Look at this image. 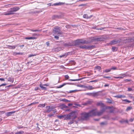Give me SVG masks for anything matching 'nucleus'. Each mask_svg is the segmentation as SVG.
<instances>
[{"label": "nucleus", "mask_w": 134, "mask_h": 134, "mask_svg": "<svg viewBox=\"0 0 134 134\" xmlns=\"http://www.w3.org/2000/svg\"><path fill=\"white\" fill-rule=\"evenodd\" d=\"M86 5L85 4H82L79 5V6H85Z\"/></svg>", "instance_id": "obj_59"}, {"label": "nucleus", "mask_w": 134, "mask_h": 134, "mask_svg": "<svg viewBox=\"0 0 134 134\" xmlns=\"http://www.w3.org/2000/svg\"><path fill=\"white\" fill-rule=\"evenodd\" d=\"M114 78L115 79H118V78H121L123 77H122L121 76H118V77H115L114 76Z\"/></svg>", "instance_id": "obj_47"}, {"label": "nucleus", "mask_w": 134, "mask_h": 134, "mask_svg": "<svg viewBox=\"0 0 134 134\" xmlns=\"http://www.w3.org/2000/svg\"><path fill=\"white\" fill-rule=\"evenodd\" d=\"M97 106H100L101 107H104V105L103 103L101 102H97Z\"/></svg>", "instance_id": "obj_19"}, {"label": "nucleus", "mask_w": 134, "mask_h": 134, "mask_svg": "<svg viewBox=\"0 0 134 134\" xmlns=\"http://www.w3.org/2000/svg\"><path fill=\"white\" fill-rule=\"evenodd\" d=\"M8 81L10 82H14V79L12 78L11 77H9L8 79Z\"/></svg>", "instance_id": "obj_28"}, {"label": "nucleus", "mask_w": 134, "mask_h": 134, "mask_svg": "<svg viewBox=\"0 0 134 134\" xmlns=\"http://www.w3.org/2000/svg\"><path fill=\"white\" fill-rule=\"evenodd\" d=\"M75 91H74V90H72V91H69V92H68V93H71L73 92H74Z\"/></svg>", "instance_id": "obj_54"}, {"label": "nucleus", "mask_w": 134, "mask_h": 134, "mask_svg": "<svg viewBox=\"0 0 134 134\" xmlns=\"http://www.w3.org/2000/svg\"><path fill=\"white\" fill-rule=\"evenodd\" d=\"M112 50L113 52L116 51L117 50V48L115 47H112Z\"/></svg>", "instance_id": "obj_36"}, {"label": "nucleus", "mask_w": 134, "mask_h": 134, "mask_svg": "<svg viewBox=\"0 0 134 134\" xmlns=\"http://www.w3.org/2000/svg\"><path fill=\"white\" fill-rule=\"evenodd\" d=\"M64 110L65 111H68L69 110V109H65Z\"/></svg>", "instance_id": "obj_63"}, {"label": "nucleus", "mask_w": 134, "mask_h": 134, "mask_svg": "<svg viewBox=\"0 0 134 134\" xmlns=\"http://www.w3.org/2000/svg\"><path fill=\"white\" fill-rule=\"evenodd\" d=\"M64 46H65L69 47L73 46V44L72 42H69L68 43L64 44Z\"/></svg>", "instance_id": "obj_14"}, {"label": "nucleus", "mask_w": 134, "mask_h": 134, "mask_svg": "<svg viewBox=\"0 0 134 134\" xmlns=\"http://www.w3.org/2000/svg\"><path fill=\"white\" fill-rule=\"evenodd\" d=\"M89 117L97 115L96 111L94 109H93L88 113Z\"/></svg>", "instance_id": "obj_6"}, {"label": "nucleus", "mask_w": 134, "mask_h": 134, "mask_svg": "<svg viewBox=\"0 0 134 134\" xmlns=\"http://www.w3.org/2000/svg\"><path fill=\"white\" fill-rule=\"evenodd\" d=\"M43 85L42 83H40V87L41 88L42 90H46V88L43 86Z\"/></svg>", "instance_id": "obj_27"}, {"label": "nucleus", "mask_w": 134, "mask_h": 134, "mask_svg": "<svg viewBox=\"0 0 134 134\" xmlns=\"http://www.w3.org/2000/svg\"><path fill=\"white\" fill-rule=\"evenodd\" d=\"M110 44L111 45H114L116 44V40H114L111 41L110 43Z\"/></svg>", "instance_id": "obj_22"}, {"label": "nucleus", "mask_w": 134, "mask_h": 134, "mask_svg": "<svg viewBox=\"0 0 134 134\" xmlns=\"http://www.w3.org/2000/svg\"><path fill=\"white\" fill-rule=\"evenodd\" d=\"M85 86V85H77L79 87H84V86Z\"/></svg>", "instance_id": "obj_46"}, {"label": "nucleus", "mask_w": 134, "mask_h": 134, "mask_svg": "<svg viewBox=\"0 0 134 134\" xmlns=\"http://www.w3.org/2000/svg\"><path fill=\"white\" fill-rule=\"evenodd\" d=\"M78 114L77 112L76 111H72L67 115V119H74L76 118Z\"/></svg>", "instance_id": "obj_1"}, {"label": "nucleus", "mask_w": 134, "mask_h": 134, "mask_svg": "<svg viewBox=\"0 0 134 134\" xmlns=\"http://www.w3.org/2000/svg\"><path fill=\"white\" fill-rule=\"evenodd\" d=\"M62 18V16L61 15H54L52 16V19L53 20L61 18Z\"/></svg>", "instance_id": "obj_7"}, {"label": "nucleus", "mask_w": 134, "mask_h": 134, "mask_svg": "<svg viewBox=\"0 0 134 134\" xmlns=\"http://www.w3.org/2000/svg\"><path fill=\"white\" fill-rule=\"evenodd\" d=\"M58 117L59 119H61L62 118L64 117V116L63 115H60L58 116Z\"/></svg>", "instance_id": "obj_50"}, {"label": "nucleus", "mask_w": 134, "mask_h": 134, "mask_svg": "<svg viewBox=\"0 0 134 134\" xmlns=\"http://www.w3.org/2000/svg\"><path fill=\"white\" fill-rule=\"evenodd\" d=\"M8 13H9V15L13 14H14V13H13V12L11 10H10V11L8 12Z\"/></svg>", "instance_id": "obj_38"}, {"label": "nucleus", "mask_w": 134, "mask_h": 134, "mask_svg": "<svg viewBox=\"0 0 134 134\" xmlns=\"http://www.w3.org/2000/svg\"><path fill=\"white\" fill-rule=\"evenodd\" d=\"M107 124V122L106 121L102 122L100 123L101 125H106Z\"/></svg>", "instance_id": "obj_37"}, {"label": "nucleus", "mask_w": 134, "mask_h": 134, "mask_svg": "<svg viewBox=\"0 0 134 134\" xmlns=\"http://www.w3.org/2000/svg\"><path fill=\"white\" fill-rule=\"evenodd\" d=\"M5 111H0V114H3L5 113Z\"/></svg>", "instance_id": "obj_55"}, {"label": "nucleus", "mask_w": 134, "mask_h": 134, "mask_svg": "<svg viewBox=\"0 0 134 134\" xmlns=\"http://www.w3.org/2000/svg\"><path fill=\"white\" fill-rule=\"evenodd\" d=\"M116 69H117L116 68V67H112L111 68H110L111 70H116Z\"/></svg>", "instance_id": "obj_45"}, {"label": "nucleus", "mask_w": 134, "mask_h": 134, "mask_svg": "<svg viewBox=\"0 0 134 134\" xmlns=\"http://www.w3.org/2000/svg\"><path fill=\"white\" fill-rule=\"evenodd\" d=\"M30 31H33V32H36V30H34V29H30Z\"/></svg>", "instance_id": "obj_61"}, {"label": "nucleus", "mask_w": 134, "mask_h": 134, "mask_svg": "<svg viewBox=\"0 0 134 134\" xmlns=\"http://www.w3.org/2000/svg\"><path fill=\"white\" fill-rule=\"evenodd\" d=\"M92 93H86L85 94L87 95H88V96H92Z\"/></svg>", "instance_id": "obj_42"}, {"label": "nucleus", "mask_w": 134, "mask_h": 134, "mask_svg": "<svg viewBox=\"0 0 134 134\" xmlns=\"http://www.w3.org/2000/svg\"><path fill=\"white\" fill-rule=\"evenodd\" d=\"M17 46V45H15V46H8V48L10 49H14L15 48V47Z\"/></svg>", "instance_id": "obj_21"}, {"label": "nucleus", "mask_w": 134, "mask_h": 134, "mask_svg": "<svg viewBox=\"0 0 134 134\" xmlns=\"http://www.w3.org/2000/svg\"><path fill=\"white\" fill-rule=\"evenodd\" d=\"M93 16V15H91L89 16L87 14H85L83 15V17L87 19H90Z\"/></svg>", "instance_id": "obj_11"}, {"label": "nucleus", "mask_w": 134, "mask_h": 134, "mask_svg": "<svg viewBox=\"0 0 134 134\" xmlns=\"http://www.w3.org/2000/svg\"><path fill=\"white\" fill-rule=\"evenodd\" d=\"M95 69L100 71L101 70V68L100 66H97L95 67Z\"/></svg>", "instance_id": "obj_30"}, {"label": "nucleus", "mask_w": 134, "mask_h": 134, "mask_svg": "<svg viewBox=\"0 0 134 134\" xmlns=\"http://www.w3.org/2000/svg\"><path fill=\"white\" fill-rule=\"evenodd\" d=\"M107 102L109 103H112V101L109 98H107Z\"/></svg>", "instance_id": "obj_35"}, {"label": "nucleus", "mask_w": 134, "mask_h": 134, "mask_svg": "<svg viewBox=\"0 0 134 134\" xmlns=\"http://www.w3.org/2000/svg\"><path fill=\"white\" fill-rule=\"evenodd\" d=\"M47 108H48L46 111V112L48 113H49L52 110L54 109V107H50L49 106H47Z\"/></svg>", "instance_id": "obj_10"}, {"label": "nucleus", "mask_w": 134, "mask_h": 134, "mask_svg": "<svg viewBox=\"0 0 134 134\" xmlns=\"http://www.w3.org/2000/svg\"><path fill=\"white\" fill-rule=\"evenodd\" d=\"M132 109V107L131 106H130L128 107L126 109V111H129L130 110H131Z\"/></svg>", "instance_id": "obj_31"}, {"label": "nucleus", "mask_w": 134, "mask_h": 134, "mask_svg": "<svg viewBox=\"0 0 134 134\" xmlns=\"http://www.w3.org/2000/svg\"><path fill=\"white\" fill-rule=\"evenodd\" d=\"M69 84V83H64L62 85H60L59 86L57 87V88H60L63 87V86H64L65 85L67 84Z\"/></svg>", "instance_id": "obj_20"}, {"label": "nucleus", "mask_w": 134, "mask_h": 134, "mask_svg": "<svg viewBox=\"0 0 134 134\" xmlns=\"http://www.w3.org/2000/svg\"><path fill=\"white\" fill-rule=\"evenodd\" d=\"M86 102V103L87 105L88 104H90L91 102L90 100H88Z\"/></svg>", "instance_id": "obj_49"}, {"label": "nucleus", "mask_w": 134, "mask_h": 134, "mask_svg": "<svg viewBox=\"0 0 134 134\" xmlns=\"http://www.w3.org/2000/svg\"><path fill=\"white\" fill-rule=\"evenodd\" d=\"M23 127L22 126H18L17 128H18V129H21V128H22Z\"/></svg>", "instance_id": "obj_64"}, {"label": "nucleus", "mask_w": 134, "mask_h": 134, "mask_svg": "<svg viewBox=\"0 0 134 134\" xmlns=\"http://www.w3.org/2000/svg\"><path fill=\"white\" fill-rule=\"evenodd\" d=\"M128 91H131L133 90L132 88H128Z\"/></svg>", "instance_id": "obj_52"}, {"label": "nucleus", "mask_w": 134, "mask_h": 134, "mask_svg": "<svg viewBox=\"0 0 134 134\" xmlns=\"http://www.w3.org/2000/svg\"><path fill=\"white\" fill-rule=\"evenodd\" d=\"M79 47L80 48L90 49L94 48V46L93 45L80 46Z\"/></svg>", "instance_id": "obj_5"}, {"label": "nucleus", "mask_w": 134, "mask_h": 134, "mask_svg": "<svg viewBox=\"0 0 134 134\" xmlns=\"http://www.w3.org/2000/svg\"><path fill=\"white\" fill-rule=\"evenodd\" d=\"M6 85L7 84L6 83H4V84H2L1 85H0V87H1V86H6Z\"/></svg>", "instance_id": "obj_60"}, {"label": "nucleus", "mask_w": 134, "mask_h": 134, "mask_svg": "<svg viewBox=\"0 0 134 134\" xmlns=\"http://www.w3.org/2000/svg\"><path fill=\"white\" fill-rule=\"evenodd\" d=\"M120 40H116V43H120Z\"/></svg>", "instance_id": "obj_56"}, {"label": "nucleus", "mask_w": 134, "mask_h": 134, "mask_svg": "<svg viewBox=\"0 0 134 134\" xmlns=\"http://www.w3.org/2000/svg\"><path fill=\"white\" fill-rule=\"evenodd\" d=\"M45 104H39L38 105V107H44L45 106Z\"/></svg>", "instance_id": "obj_33"}, {"label": "nucleus", "mask_w": 134, "mask_h": 134, "mask_svg": "<svg viewBox=\"0 0 134 134\" xmlns=\"http://www.w3.org/2000/svg\"><path fill=\"white\" fill-rule=\"evenodd\" d=\"M58 36H54V37L55 38H56V39H58V38H59V37H58Z\"/></svg>", "instance_id": "obj_53"}, {"label": "nucleus", "mask_w": 134, "mask_h": 134, "mask_svg": "<svg viewBox=\"0 0 134 134\" xmlns=\"http://www.w3.org/2000/svg\"><path fill=\"white\" fill-rule=\"evenodd\" d=\"M79 41V40H77L76 41H75V45H79L80 44V42Z\"/></svg>", "instance_id": "obj_24"}, {"label": "nucleus", "mask_w": 134, "mask_h": 134, "mask_svg": "<svg viewBox=\"0 0 134 134\" xmlns=\"http://www.w3.org/2000/svg\"><path fill=\"white\" fill-rule=\"evenodd\" d=\"M109 37H107L104 36H102L101 37H98L97 38H92L91 39V41H98L104 40V39H109Z\"/></svg>", "instance_id": "obj_2"}, {"label": "nucleus", "mask_w": 134, "mask_h": 134, "mask_svg": "<svg viewBox=\"0 0 134 134\" xmlns=\"http://www.w3.org/2000/svg\"><path fill=\"white\" fill-rule=\"evenodd\" d=\"M105 109L104 108H103L99 112L96 111L97 113V115L98 116H100L103 113Z\"/></svg>", "instance_id": "obj_8"}, {"label": "nucleus", "mask_w": 134, "mask_h": 134, "mask_svg": "<svg viewBox=\"0 0 134 134\" xmlns=\"http://www.w3.org/2000/svg\"><path fill=\"white\" fill-rule=\"evenodd\" d=\"M53 32L54 33H57L58 36H60V35L62 34V32L60 31V28L58 26L54 28L53 30Z\"/></svg>", "instance_id": "obj_4"}, {"label": "nucleus", "mask_w": 134, "mask_h": 134, "mask_svg": "<svg viewBox=\"0 0 134 134\" xmlns=\"http://www.w3.org/2000/svg\"><path fill=\"white\" fill-rule=\"evenodd\" d=\"M98 96V94L97 92L92 93V96L93 97L97 96Z\"/></svg>", "instance_id": "obj_29"}, {"label": "nucleus", "mask_w": 134, "mask_h": 134, "mask_svg": "<svg viewBox=\"0 0 134 134\" xmlns=\"http://www.w3.org/2000/svg\"><path fill=\"white\" fill-rule=\"evenodd\" d=\"M23 53H16L15 52H14L13 53V55H23Z\"/></svg>", "instance_id": "obj_26"}, {"label": "nucleus", "mask_w": 134, "mask_h": 134, "mask_svg": "<svg viewBox=\"0 0 134 134\" xmlns=\"http://www.w3.org/2000/svg\"><path fill=\"white\" fill-rule=\"evenodd\" d=\"M89 116L88 113H82L81 114V116L79 117V120H84L86 119Z\"/></svg>", "instance_id": "obj_3"}, {"label": "nucleus", "mask_w": 134, "mask_h": 134, "mask_svg": "<svg viewBox=\"0 0 134 134\" xmlns=\"http://www.w3.org/2000/svg\"><path fill=\"white\" fill-rule=\"evenodd\" d=\"M25 38L26 39L32 40V39H35L36 38L35 37H26Z\"/></svg>", "instance_id": "obj_32"}, {"label": "nucleus", "mask_w": 134, "mask_h": 134, "mask_svg": "<svg viewBox=\"0 0 134 134\" xmlns=\"http://www.w3.org/2000/svg\"><path fill=\"white\" fill-rule=\"evenodd\" d=\"M15 112V111H10V112L6 113L5 114L7 116H11L12 114L14 113Z\"/></svg>", "instance_id": "obj_16"}, {"label": "nucleus", "mask_w": 134, "mask_h": 134, "mask_svg": "<svg viewBox=\"0 0 134 134\" xmlns=\"http://www.w3.org/2000/svg\"><path fill=\"white\" fill-rule=\"evenodd\" d=\"M20 9V8L19 7H15L11 8L10 9V10L12 11L13 12H16Z\"/></svg>", "instance_id": "obj_9"}, {"label": "nucleus", "mask_w": 134, "mask_h": 134, "mask_svg": "<svg viewBox=\"0 0 134 134\" xmlns=\"http://www.w3.org/2000/svg\"><path fill=\"white\" fill-rule=\"evenodd\" d=\"M24 133L23 131H18L15 134H23Z\"/></svg>", "instance_id": "obj_34"}, {"label": "nucleus", "mask_w": 134, "mask_h": 134, "mask_svg": "<svg viewBox=\"0 0 134 134\" xmlns=\"http://www.w3.org/2000/svg\"><path fill=\"white\" fill-rule=\"evenodd\" d=\"M84 88H87L89 90H92L94 88L92 86L90 85L85 86H84Z\"/></svg>", "instance_id": "obj_12"}, {"label": "nucleus", "mask_w": 134, "mask_h": 134, "mask_svg": "<svg viewBox=\"0 0 134 134\" xmlns=\"http://www.w3.org/2000/svg\"><path fill=\"white\" fill-rule=\"evenodd\" d=\"M65 27L66 28H70L71 27V26L69 25H66L65 26Z\"/></svg>", "instance_id": "obj_51"}, {"label": "nucleus", "mask_w": 134, "mask_h": 134, "mask_svg": "<svg viewBox=\"0 0 134 134\" xmlns=\"http://www.w3.org/2000/svg\"><path fill=\"white\" fill-rule=\"evenodd\" d=\"M126 82H130V81H131V80H129L126 79L124 80Z\"/></svg>", "instance_id": "obj_48"}, {"label": "nucleus", "mask_w": 134, "mask_h": 134, "mask_svg": "<svg viewBox=\"0 0 134 134\" xmlns=\"http://www.w3.org/2000/svg\"><path fill=\"white\" fill-rule=\"evenodd\" d=\"M68 107L67 106H66L64 104H62L60 107V108L64 110L65 109V108H67Z\"/></svg>", "instance_id": "obj_23"}, {"label": "nucleus", "mask_w": 134, "mask_h": 134, "mask_svg": "<svg viewBox=\"0 0 134 134\" xmlns=\"http://www.w3.org/2000/svg\"><path fill=\"white\" fill-rule=\"evenodd\" d=\"M114 97L118 98H124L125 97V96H124L119 94L117 95L116 96H114Z\"/></svg>", "instance_id": "obj_18"}, {"label": "nucleus", "mask_w": 134, "mask_h": 134, "mask_svg": "<svg viewBox=\"0 0 134 134\" xmlns=\"http://www.w3.org/2000/svg\"><path fill=\"white\" fill-rule=\"evenodd\" d=\"M74 119H72V121L69 122H68V124H71L73 123L74 122Z\"/></svg>", "instance_id": "obj_41"}, {"label": "nucleus", "mask_w": 134, "mask_h": 134, "mask_svg": "<svg viewBox=\"0 0 134 134\" xmlns=\"http://www.w3.org/2000/svg\"><path fill=\"white\" fill-rule=\"evenodd\" d=\"M123 101H125L126 102H127L129 103H130L131 102V101H129V100H128L127 99H124L123 100Z\"/></svg>", "instance_id": "obj_40"}, {"label": "nucleus", "mask_w": 134, "mask_h": 134, "mask_svg": "<svg viewBox=\"0 0 134 134\" xmlns=\"http://www.w3.org/2000/svg\"><path fill=\"white\" fill-rule=\"evenodd\" d=\"M36 125H37L36 127L38 128V129H37L38 130H39L40 129L39 128L38 126V124L37 123V124H36Z\"/></svg>", "instance_id": "obj_62"}, {"label": "nucleus", "mask_w": 134, "mask_h": 134, "mask_svg": "<svg viewBox=\"0 0 134 134\" xmlns=\"http://www.w3.org/2000/svg\"><path fill=\"white\" fill-rule=\"evenodd\" d=\"M62 101H63L65 102H70V101L69 100H68L66 99H62Z\"/></svg>", "instance_id": "obj_43"}, {"label": "nucleus", "mask_w": 134, "mask_h": 134, "mask_svg": "<svg viewBox=\"0 0 134 134\" xmlns=\"http://www.w3.org/2000/svg\"><path fill=\"white\" fill-rule=\"evenodd\" d=\"M85 78V77H83V78H80L78 79H69V80L70 81H79L80 80H82L83 78Z\"/></svg>", "instance_id": "obj_25"}, {"label": "nucleus", "mask_w": 134, "mask_h": 134, "mask_svg": "<svg viewBox=\"0 0 134 134\" xmlns=\"http://www.w3.org/2000/svg\"><path fill=\"white\" fill-rule=\"evenodd\" d=\"M98 81V80H92V81H90V82H97Z\"/></svg>", "instance_id": "obj_57"}, {"label": "nucleus", "mask_w": 134, "mask_h": 134, "mask_svg": "<svg viewBox=\"0 0 134 134\" xmlns=\"http://www.w3.org/2000/svg\"><path fill=\"white\" fill-rule=\"evenodd\" d=\"M65 78L66 80L68 79L69 78V76L68 75H66L65 76Z\"/></svg>", "instance_id": "obj_44"}, {"label": "nucleus", "mask_w": 134, "mask_h": 134, "mask_svg": "<svg viewBox=\"0 0 134 134\" xmlns=\"http://www.w3.org/2000/svg\"><path fill=\"white\" fill-rule=\"evenodd\" d=\"M61 49L60 47H57L55 48H53L52 49V51H53L54 52H58L60 51L61 50Z\"/></svg>", "instance_id": "obj_13"}, {"label": "nucleus", "mask_w": 134, "mask_h": 134, "mask_svg": "<svg viewBox=\"0 0 134 134\" xmlns=\"http://www.w3.org/2000/svg\"><path fill=\"white\" fill-rule=\"evenodd\" d=\"M53 115V114H49L48 115L49 117H50Z\"/></svg>", "instance_id": "obj_58"}, {"label": "nucleus", "mask_w": 134, "mask_h": 134, "mask_svg": "<svg viewBox=\"0 0 134 134\" xmlns=\"http://www.w3.org/2000/svg\"><path fill=\"white\" fill-rule=\"evenodd\" d=\"M64 4H65L64 3L60 2L58 3H54L52 5L56 6V5H63Z\"/></svg>", "instance_id": "obj_17"}, {"label": "nucleus", "mask_w": 134, "mask_h": 134, "mask_svg": "<svg viewBox=\"0 0 134 134\" xmlns=\"http://www.w3.org/2000/svg\"><path fill=\"white\" fill-rule=\"evenodd\" d=\"M111 71L110 69H106L105 71H105L106 72H107L110 71Z\"/></svg>", "instance_id": "obj_39"}, {"label": "nucleus", "mask_w": 134, "mask_h": 134, "mask_svg": "<svg viewBox=\"0 0 134 134\" xmlns=\"http://www.w3.org/2000/svg\"><path fill=\"white\" fill-rule=\"evenodd\" d=\"M80 43L82 44H87L88 42H86L85 40L82 39H79Z\"/></svg>", "instance_id": "obj_15"}]
</instances>
